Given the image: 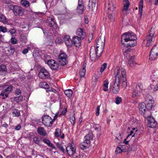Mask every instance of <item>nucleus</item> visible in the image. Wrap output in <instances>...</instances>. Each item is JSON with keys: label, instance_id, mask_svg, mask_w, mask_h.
<instances>
[{"label": "nucleus", "instance_id": "1", "mask_svg": "<svg viewBox=\"0 0 158 158\" xmlns=\"http://www.w3.org/2000/svg\"><path fill=\"white\" fill-rule=\"evenodd\" d=\"M137 37L132 32L125 33L121 37V42L122 44L126 47L135 46L137 43Z\"/></svg>", "mask_w": 158, "mask_h": 158}, {"label": "nucleus", "instance_id": "2", "mask_svg": "<svg viewBox=\"0 0 158 158\" xmlns=\"http://www.w3.org/2000/svg\"><path fill=\"white\" fill-rule=\"evenodd\" d=\"M101 37L98 38V42H97L96 48L94 46H92L91 48L89 55L92 61H94L97 57L98 58L101 56L103 52V48L100 47L99 45L101 44L102 46V45H104V42L101 41Z\"/></svg>", "mask_w": 158, "mask_h": 158}, {"label": "nucleus", "instance_id": "3", "mask_svg": "<svg viewBox=\"0 0 158 158\" xmlns=\"http://www.w3.org/2000/svg\"><path fill=\"white\" fill-rule=\"evenodd\" d=\"M120 72V67L118 66L116 67L114 70V73L116 74L115 78L112 89L113 92L114 94H118L119 91V83L122 79Z\"/></svg>", "mask_w": 158, "mask_h": 158}, {"label": "nucleus", "instance_id": "4", "mask_svg": "<svg viewBox=\"0 0 158 158\" xmlns=\"http://www.w3.org/2000/svg\"><path fill=\"white\" fill-rule=\"evenodd\" d=\"M94 135L92 132H89L85 137L83 142H81L80 144V148L82 150L86 149L89 146L91 141H92L94 139Z\"/></svg>", "mask_w": 158, "mask_h": 158}, {"label": "nucleus", "instance_id": "5", "mask_svg": "<svg viewBox=\"0 0 158 158\" xmlns=\"http://www.w3.org/2000/svg\"><path fill=\"white\" fill-rule=\"evenodd\" d=\"M156 37V35L155 34L154 29L152 27L150 29L146 36L147 43L146 45L147 46L149 47L151 45L152 42L154 40Z\"/></svg>", "mask_w": 158, "mask_h": 158}, {"label": "nucleus", "instance_id": "6", "mask_svg": "<svg viewBox=\"0 0 158 158\" xmlns=\"http://www.w3.org/2000/svg\"><path fill=\"white\" fill-rule=\"evenodd\" d=\"M143 88L142 84L140 83H138L133 91L132 97L135 98L139 96L142 93Z\"/></svg>", "mask_w": 158, "mask_h": 158}, {"label": "nucleus", "instance_id": "7", "mask_svg": "<svg viewBox=\"0 0 158 158\" xmlns=\"http://www.w3.org/2000/svg\"><path fill=\"white\" fill-rule=\"evenodd\" d=\"M12 10L15 16H21L24 12V9L21 6L18 5H13Z\"/></svg>", "mask_w": 158, "mask_h": 158}, {"label": "nucleus", "instance_id": "8", "mask_svg": "<svg viewBox=\"0 0 158 158\" xmlns=\"http://www.w3.org/2000/svg\"><path fill=\"white\" fill-rule=\"evenodd\" d=\"M42 123L47 127H51L53 124V120L52 118L48 115H44L42 117Z\"/></svg>", "mask_w": 158, "mask_h": 158}, {"label": "nucleus", "instance_id": "9", "mask_svg": "<svg viewBox=\"0 0 158 158\" xmlns=\"http://www.w3.org/2000/svg\"><path fill=\"white\" fill-rule=\"evenodd\" d=\"M158 55V46H154L151 50L149 55V59L151 60H155Z\"/></svg>", "mask_w": 158, "mask_h": 158}, {"label": "nucleus", "instance_id": "10", "mask_svg": "<svg viewBox=\"0 0 158 158\" xmlns=\"http://www.w3.org/2000/svg\"><path fill=\"white\" fill-rule=\"evenodd\" d=\"M39 77L42 79H47L50 76L49 72L44 68H42L38 73Z\"/></svg>", "mask_w": 158, "mask_h": 158}, {"label": "nucleus", "instance_id": "11", "mask_svg": "<svg viewBox=\"0 0 158 158\" xmlns=\"http://www.w3.org/2000/svg\"><path fill=\"white\" fill-rule=\"evenodd\" d=\"M58 60L61 65H65L67 63V56L66 54L64 52L61 53L58 56Z\"/></svg>", "mask_w": 158, "mask_h": 158}, {"label": "nucleus", "instance_id": "12", "mask_svg": "<svg viewBox=\"0 0 158 158\" xmlns=\"http://www.w3.org/2000/svg\"><path fill=\"white\" fill-rule=\"evenodd\" d=\"M13 90V87L11 85L8 86L5 89L2 90L0 95L2 97V99H5L4 96L6 98L8 97V94L11 92Z\"/></svg>", "mask_w": 158, "mask_h": 158}, {"label": "nucleus", "instance_id": "13", "mask_svg": "<svg viewBox=\"0 0 158 158\" xmlns=\"http://www.w3.org/2000/svg\"><path fill=\"white\" fill-rule=\"evenodd\" d=\"M47 61V64L52 69L56 70L58 68L59 64L54 60L50 59Z\"/></svg>", "mask_w": 158, "mask_h": 158}, {"label": "nucleus", "instance_id": "14", "mask_svg": "<svg viewBox=\"0 0 158 158\" xmlns=\"http://www.w3.org/2000/svg\"><path fill=\"white\" fill-rule=\"evenodd\" d=\"M115 8L113 2L109 0H106L105 3V9L106 10L113 11Z\"/></svg>", "mask_w": 158, "mask_h": 158}, {"label": "nucleus", "instance_id": "15", "mask_svg": "<svg viewBox=\"0 0 158 158\" xmlns=\"http://www.w3.org/2000/svg\"><path fill=\"white\" fill-rule=\"evenodd\" d=\"M148 125L151 128H155L156 127L157 123L152 117H149L148 119Z\"/></svg>", "mask_w": 158, "mask_h": 158}, {"label": "nucleus", "instance_id": "16", "mask_svg": "<svg viewBox=\"0 0 158 158\" xmlns=\"http://www.w3.org/2000/svg\"><path fill=\"white\" fill-rule=\"evenodd\" d=\"M82 39L78 36H75L73 39L72 43L77 47L79 48L81 45V42Z\"/></svg>", "mask_w": 158, "mask_h": 158}, {"label": "nucleus", "instance_id": "17", "mask_svg": "<svg viewBox=\"0 0 158 158\" xmlns=\"http://www.w3.org/2000/svg\"><path fill=\"white\" fill-rule=\"evenodd\" d=\"M76 34L80 38L83 39L85 36L84 30L82 28H78L76 31Z\"/></svg>", "mask_w": 158, "mask_h": 158}, {"label": "nucleus", "instance_id": "18", "mask_svg": "<svg viewBox=\"0 0 158 158\" xmlns=\"http://www.w3.org/2000/svg\"><path fill=\"white\" fill-rule=\"evenodd\" d=\"M76 149L72 146H67L66 148V151L69 156L72 157L75 153Z\"/></svg>", "mask_w": 158, "mask_h": 158}, {"label": "nucleus", "instance_id": "19", "mask_svg": "<svg viewBox=\"0 0 158 158\" xmlns=\"http://www.w3.org/2000/svg\"><path fill=\"white\" fill-rule=\"evenodd\" d=\"M146 101L147 102H148L147 103H146V106L147 109L148 110H151L153 107L154 106V101L151 99H146Z\"/></svg>", "mask_w": 158, "mask_h": 158}, {"label": "nucleus", "instance_id": "20", "mask_svg": "<svg viewBox=\"0 0 158 158\" xmlns=\"http://www.w3.org/2000/svg\"><path fill=\"white\" fill-rule=\"evenodd\" d=\"M139 112L141 114H143L144 116L145 113L146 111V106L144 103H139L138 106Z\"/></svg>", "mask_w": 158, "mask_h": 158}, {"label": "nucleus", "instance_id": "21", "mask_svg": "<svg viewBox=\"0 0 158 158\" xmlns=\"http://www.w3.org/2000/svg\"><path fill=\"white\" fill-rule=\"evenodd\" d=\"M63 40L66 45L71 46L72 44V41L69 35H66L64 36Z\"/></svg>", "mask_w": 158, "mask_h": 158}, {"label": "nucleus", "instance_id": "22", "mask_svg": "<svg viewBox=\"0 0 158 158\" xmlns=\"http://www.w3.org/2000/svg\"><path fill=\"white\" fill-rule=\"evenodd\" d=\"M15 51V48L12 45H10V47L6 50L5 52L8 56H10L13 54Z\"/></svg>", "mask_w": 158, "mask_h": 158}, {"label": "nucleus", "instance_id": "23", "mask_svg": "<svg viewBox=\"0 0 158 158\" xmlns=\"http://www.w3.org/2000/svg\"><path fill=\"white\" fill-rule=\"evenodd\" d=\"M37 133L40 135L45 136L47 135V132L43 127H39L37 129Z\"/></svg>", "mask_w": 158, "mask_h": 158}, {"label": "nucleus", "instance_id": "24", "mask_svg": "<svg viewBox=\"0 0 158 158\" xmlns=\"http://www.w3.org/2000/svg\"><path fill=\"white\" fill-rule=\"evenodd\" d=\"M96 0H89L88 6L89 10H93L96 6Z\"/></svg>", "mask_w": 158, "mask_h": 158}, {"label": "nucleus", "instance_id": "25", "mask_svg": "<svg viewBox=\"0 0 158 158\" xmlns=\"http://www.w3.org/2000/svg\"><path fill=\"white\" fill-rule=\"evenodd\" d=\"M86 63L85 62H84L82 65V69L80 71V75L81 77H83L85 75L86 73Z\"/></svg>", "mask_w": 158, "mask_h": 158}, {"label": "nucleus", "instance_id": "26", "mask_svg": "<svg viewBox=\"0 0 158 158\" xmlns=\"http://www.w3.org/2000/svg\"><path fill=\"white\" fill-rule=\"evenodd\" d=\"M50 21L49 22L48 25L50 27H52L54 29H57V24L56 23L55 21H54V19L51 18L49 19Z\"/></svg>", "mask_w": 158, "mask_h": 158}, {"label": "nucleus", "instance_id": "27", "mask_svg": "<svg viewBox=\"0 0 158 158\" xmlns=\"http://www.w3.org/2000/svg\"><path fill=\"white\" fill-rule=\"evenodd\" d=\"M0 22L4 24H8V22L6 17L2 13H0Z\"/></svg>", "mask_w": 158, "mask_h": 158}, {"label": "nucleus", "instance_id": "28", "mask_svg": "<svg viewBox=\"0 0 158 158\" xmlns=\"http://www.w3.org/2000/svg\"><path fill=\"white\" fill-rule=\"evenodd\" d=\"M6 72V68L5 65L2 64L0 65V75H5Z\"/></svg>", "mask_w": 158, "mask_h": 158}, {"label": "nucleus", "instance_id": "29", "mask_svg": "<svg viewBox=\"0 0 158 158\" xmlns=\"http://www.w3.org/2000/svg\"><path fill=\"white\" fill-rule=\"evenodd\" d=\"M84 5H78L77 9V12L80 15L82 14L84 11Z\"/></svg>", "mask_w": 158, "mask_h": 158}, {"label": "nucleus", "instance_id": "30", "mask_svg": "<svg viewBox=\"0 0 158 158\" xmlns=\"http://www.w3.org/2000/svg\"><path fill=\"white\" fill-rule=\"evenodd\" d=\"M143 7V0H140V2H139V13L140 14V18L142 16Z\"/></svg>", "mask_w": 158, "mask_h": 158}, {"label": "nucleus", "instance_id": "31", "mask_svg": "<svg viewBox=\"0 0 158 158\" xmlns=\"http://www.w3.org/2000/svg\"><path fill=\"white\" fill-rule=\"evenodd\" d=\"M128 63L129 65L131 66H134L136 64V62L135 61V58L134 56H131L129 59Z\"/></svg>", "mask_w": 158, "mask_h": 158}, {"label": "nucleus", "instance_id": "32", "mask_svg": "<svg viewBox=\"0 0 158 158\" xmlns=\"http://www.w3.org/2000/svg\"><path fill=\"white\" fill-rule=\"evenodd\" d=\"M12 114L14 117H19L20 115L19 110L15 109H13Z\"/></svg>", "mask_w": 158, "mask_h": 158}, {"label": "nucleus", "instance_id": "33", "mask_svg": "<svg viewBox=\"0 0 158 158\" xmlns=\"http://www.w3.org/2000/svg\"><path fill=\"white\" fill-rule=\"evenodd\" d=\"M21 5L25 7H27L29 6L30 3L28 1L26 0H21L20 1Z\"/></svg>", "mask_w": 158, "mask_h": 158}, {"label": "nucleus", "instance_id": "34", "mask_svg": "<svg viewBox=\"0 0 158 158\" xmlns=\"http://www.w3.org/2000/svg\"><path fill=\"white\" fill-rule=\"evenodd\" d=\"M56 146L57 148H58L63 153H65L66 152V151L63 148L62 144L59 143H57L56 144Z\"/></svg>", "mask_w": 158, "mask_h": 158}, {"label": "nucleus", "instance_id": "35", "mask_svg": "<svg viewBox=\"0 0 158 158\" xmlns=\"http://www.w3.org/2000/svg\"><path fill=\"white\" fill-rule=\"evenodd\" d=\"M33 139L34 142L35 144L39 145L40 144L41 142L39 139V138L38 136H35L33 138Z\"/></svg>", "mask_w": 158, "mask_h": 158}, {"label": "nucleus", "instance_id": "36", "mask_svg": "<svg viewBox=\"0 0 158 158\" xmlns=\"http://www.w3.org/2000/svg\"><path fill=\"white\" fill-rule=\"evenodd\" d=\"M64 93L68 97L70 98L73 94V91L71 89H69L65 90Z\"/></svg>", "mask_w": 158, "mask_h": 158}, {"label": "nucleus", "instance_id": "37", "mask_svg": "<svg viewBox=\"0 0 158 158\" xmlns=\"http://www.w3.org/2000/svg\"><path fill=\"white\" fill-rule=\"evenodd\" d=\"M54 134L56 137H60L61 134L60 130L59 128L56 129Z\"/></svg>", "mask_w": 158, "mask_h": 158}, {"label": "nucleus", "instance_id": "38", "mask_svg": "<svg viewBox=\"0 0 158 158\" xmlns=\"http://www.w3.org/2000/svg\"><path fill=\"white\" fill-rule=\"evenodd\" d=\"M122 87L124 89L127 86V78H123V82L122 84Z\"/></svg>", "mask_w": 158, "mask_h": 158}, {"label": "nucleus", "instance_id": "39", "mask_svg": "<svg viewBox=\"0 0 158 158\" xmlns=\"http://www.w3.org/2000/svg\"><path fill=\"white\" fill-rule=\"evenodd\" d=\"M23 98L22 96L20 95L19 96L15 97L14 99L15 101L19 102L22 101Z\"/></svg>", "mask_w": 158, "mask_h": 158}, {"label": "nucleus", "instance_id": "40", "mask_svg": "<svg viewBox=\"0 0 158 158\" xmlns=\"http://www.w3.org/2000/svg\"><path fill=\"white\" fill-rule=\"evenodd\" d=\"M126 151H123L121 149L120 147H117L115 151V153L116 154H118L121 153L122 152H126Z\"/></svg>", "mask_w": 158, "mask_h": 158}, {"label": "nucleus", "instance_id": "41", "mask_svg": "<svg viewBox=\"0 0 158 158\" xmlns=\"http://www.w3.org/2000/svg\"><path fill=\"white\" fill-rule=\"evenodd\" d=\"M121 73L123 78H126V72L125 69L122 68L121 69Z\"/></svg>", "mask_w": 158, "mask_h": 158}, {"label": "nucleus", "instance_id": "42", "mask_svg": "<svg viewBox=\"0 0 158 158\" xmlns=\"http://www.w3.org/2000/svg\"><path fill=\"white\" fill-rule=\"evenodd\" d=\"M70 120L72 125H74L75 124V118L73 115H72L70 116Z\"/></svg>", "mask_w": 158, "mask_h": 158}, {"label": "nucleus", "instance_id": "43", "mask_svg": "<svg viewBox=\"0 0 158 158\" xmlns=\"http://www.w3.org/2000/svg\"><path fill=\"white\" fill-rule=\"evenodd\" d=\"M21 41L24 43H26L27 40V37L26 35H21Z\"/></svg>", "mask_w": 158, "mask_h": 158}, {"label": "nucleus", "instance_id": "44", "mask_svg": "<svg viewBox=\"0 0 158 158\" xmlns=\"http://www.w3.org/2000/svg\"><path fill=\"white\" fill-rule=\"evenodd\" d=\"M108 84L109 83L108 82L104 81V84H103L104 88L103 89V90L104 91H106L108 90Z\"/></svg>", "mask_w": 158, "mask_h": 158}, {"label": "nucleus", "instance_id": "45", "mask_svg": "<svg viewBox=\"0 0 158 158\" xmlns=\"http://www.w3.org/2000/svg\"><path fill=\"white\" fill-rule=\"evenodd\" d=\"M50 58V56L48 55L47 54H45L44 55L43 57V59L44 60L45 63H47V60H48L50 59H49Z\"/></svg>", "mask_w": 158, "mask_h": 158}, {"label": "nucleus", "instance_id": "46", "mask_svg": "<svg viewBox=\"0 0 158 158\" xmlns=\"http://www.w3.org/2000/svg\"><path fill=\"white\" fill-rule=\"evenodd\" d=\"M115 102L117 104H119L122 101V99L121 97L118 96L116 97L115 99Z\"/></svg>", "mask_w": 158, "mask_h": 158}, {"label": "nucleus", "instance_id": "47", "mask_svg": "<svg viewBox=\"0 0 158 158\" xmlns=\"http://www.w3.org/2000/svg\"><path fill=\"white\" fill-rule=\"evenodd\" d=\"M107 64L104 63L101 68L100 72L102 73L106 68Z\"/></svg>", "mask_w": 158, "mask_h": 158}, {"label": "nucleus", "instance_id": "48", "mask_svg": "<svg viewBox=\"0 0 158 158\" xmlns=\"http://www.w3.org/2000/svg\"><path fill=\"white\" fill-rule=\"evenodd\" d=\"M10 41L11 43L13 44H16L17 43V40L15 37H12Z\"/></svg>", "mask_w": 158, "mask_h": 158}, {"label": "nucleus", "instance_id": "49", "mask_svg": "<svg viewBox=\"0 0 158 158\" xmlns=\"http://www.w3.org/2000/svg\"><path fill=\"white\" fill-rule=\"evenodd\" d=\"M40 85H41L42 87L44 88H48L49 86L45 82H42Z\"/></svg>", "mask_w": 158, "mask_h": 158}, {"label": "nucleus", "instance_id": "50", "mask_svg": "<svg viewBox=\"0 0 158 158\" xmlns=\"http://www.w3.org/2000/svg\"><path fill=\"white\" fill-rule=\"evenodd\" d=\"M7 31V29L6 27L2 26H0V32L5 33Z\"/></svg>", "mask_w": 158, "mask_h": 158}, {"label": "nucleus", "instance_id": "51", "mask_svg": "<svg viewBox=\"0 0 158 158\" xmlns=\"http://www.w3.org/2000/svg\"><path fill=\"white\" fill-rule=\"evenodd\" d=\"M108 18L111 21L113 22L114 21V16L112 14H109Z\"/></svg>", "mask_w": 158, "mask_h": 158}, {"label": "nucleus", "instance_id": "52", "mask_svg": "<svg viewBox=\"0 0 158 158\" xmlns=\"http://www.w3.org/2000/svg\"><path fill=\"white\" fill-rule=\"evenodd\" d=\"M100 110V106L98 105L97 107V109L96 111V115L97 116H98L99 114V111Z\"/></svg>", "mask_w": 158, "mask_h": 158}, {"label": "nucleus", "instance_id": "53", "mask_svg": "<svg viewBox=\"0 0 158 158\" xmlns=\"http://www.w3.org/2000/svg\"><path fill=\"white\" fill-rule=\"evenodd\" d=\"M22 92L21 90L19 89H16L15 90L16 95H19Z\"/></svg>", "mask_w": 158, "mask_h": 158}, {"label": "nucleus", "instance_id": "54", "mask_svg": "<svg viewBox=\"0 0 158 158\" xmlns=\"http://www.w3.org/2000/svg\"><path fill=\"white\" fill-rule=\"evenodd\" d=\"M100 126L98 124H95L94 125L93 127L95 130L98 131Z\"/></svg>", "mask_w": 158, "mask_h": 158}, {"label": "nucleus", "instance_id": "55", "mask_svg": "<svg viewBox=\"0 0 158 158\" xmlns=\"http://www.w3.org/2000/svg\"><path fill=\"white\" fill-rule=\"evenodd\" d=\"M123 1L124 2H125V3L124 4V6H125L129 7L130 3H129V1L128 0H123Z\"/></svg>", "mask_w": 158, "mask_h": 158}, {"label": "nucleus", "instance_id": "56", "mask_svg": "<svg viewBox=\"0 0 158 158\" xmlns=\"http://www.w3.org/2000/svg\"><path fill=\"white\" fill-rule=\"evenodd\" d=\"M43 141L44 143H45L47 145H48L50 142V141L49 139H44Z\"/></svg>", "mask_w": 158, "mask_h": 158}, {"label": "nucleus", "instance_id": "57", "mask_svg": "<svg viewBox=\"0 0 158 158\" xmlns=\"http://www.w3.org/2000/svg\"><path fill=\"white\" fill-rule=\"evenodd\" d=\"M29 48H26L24 49V50H23L22 51V53L24 54L27 53L28 52V49Z\"/></svg>", "mask_w": 158, "mask_h": 158}, {"label": "nucleus", "instance_id": "58", "mask_svg": "<svg viewBox=\"0 0 158 158\" xmlns=\"http://www.w3.org/2000/svg\"><path fill=\"white\" fill-rule=\"evenodd\" d=\"M133 134V130H131V131L130 134L129 135H128L127 136V138H128V137H130V136L132 135L131 137H133L134 135L135 134H134L133 135L132 134Z\"/></svg>", "mask_w": 158, "mask_h": 158}, {"label": "nucleus", "instance_id": "59", "mask_svg": "<svg viewBox=\"0 0 158 158\" xmlns=\"http://www.w3.org/2000/svg\"><path fill=\"white\" fill-rule=\"evenodd\" d=\"M48 146L52 148L56 149V148L55 146H54L52 143H50V142L48 144Z\"/></svg>", "mask_w": 158, "mask_h": 158}, {"label": "nucleus", "instance_id": "60", "mask_svg": "<svg viewBox=\"0 0 158 158\" xmlns=\"http://www.w3.org/2000/svg\"><path fill=\"white\" fill-rule=\"evenodd\" d=\"M21 125L19 124L15 127V129L16 130H19L21 129Z\"/></svg>", "mask_w": 158, "mask_h": 158}, {"label": "nucleus", "instance_id": "61", "mask_svg": "<svg viewBox=\"0 0 158 158\" xmlns=\"http://www.w3.org/2000/svg\"><path fill=\"white\" fill-rule=\"evenodd\" d=\"M93 38V35L92 34H90L89 35V38H88V42L89 43H90L92 39Z\"/></svg>", "mask_w": 158, "mask_h": 158}, {"label": "nucleus", "instance_id": "62", "mask_svg": "<svg viewBox=\"0 0 158 158\" xmlns=\"http://www.w3.org/2000/svg\"><path fill=\"white\" fill-rule=\"evenodd\" d=\"M78 5H84L82 0H78Z\"/></svg>", "mask_w": 158, "mask_h": 158}, {"label": "nucleus", "instance_id": "63", "mask_svg": "<svg viewBox=\"0 0 158 158\" xmlns=\"http://www.w3.org/2000/svg\"><path fill=\"white\" fill-rule=\"evenodd\" d=\"M9 31L11 34H15V30L14 29H10Z\"/></svg>", "mask_w": 158, "mask_h": 158}, {"label": "nucleus", "instance_id": "64", "mask_svg": "<svg viewBox=\"0 0 158 158\" xmlns=\"http://www.w3.org/2000/svg\"><path fill=\"white\" fill-rule=\"evenodd\" d=\"M158 90V83L153 88V90L154 91H156Z\"/></svg>", "mask_w": 158, "mask_h": 158}]
</instances>
